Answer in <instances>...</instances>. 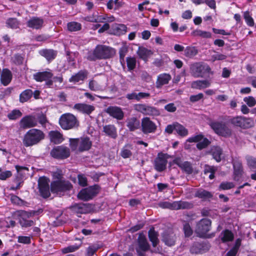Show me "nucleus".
Returning <instances> with one entry per match:
<instances>
[{
    "label": "nucleus",
    "instance_id": "nucleus-1",
    "mask_svg": "<svg viewBox=\"0 0 256 256\" xmlns=\"http://www.w3.org/2000/svg\"><path fill=\"white\" fill-rule=\"evenodd\" d=\"M116 54L114 49L105 46L98 45L92 52L88 53V59L90 60H96L98 59L109 58Z\"/></svg>",
    "mask_w": 256,
    "mask_h": 256
},
{
    "label": "nucleus",
    "instance_id": "nucleus-2",
    "mask_svg": "<svg viewBox=\"0 0 256 256\" xmlns=\"http://www.w3.org/2000/svg\"><path fill=\"white\" fill-rule=\"evenodd\" d=\"M44 138V134L42 131L36 128H32L24 135L22 142L26 147L32 146L38 144Z\"/></svg>",
    "mask_w": 256,
    "mask_h": 256
},
{
    "label": "nucleus",
    "instance_id": "nucleus-3",
    "mask_svg": "<svg viewBox=\"0 0 256 256\" xmlns=\"http://www.w3.org/2000/svg\"><path fill=\"white\" fill-rule=\"evenodd\" d=\"M190 68L191 75L196 78L213 74L210 66L204 62H194L190 64Z\"/></svg>",
    "mask_w": 256,
    "mask_h": 256
},
{
    "label": "nucleus",
    "instance_id": "nucleus-4",
    "mask_svg": "<svg viewBox=\"0 0 256 256\" xmlns=\"http://www.w3.org/2000/svg\"><path fill=\"white\" fill-rule=\"evenodd\" d=\"M59 124L64 130H70L78 126V120L75 116L70 113L62 114L59 119Z\"/></svg>",
    "mask_w": 256,
    "mask_h": 256
},
{
    "label": "nucleus",
    "instance_id": "nucleus-5",
    "mask_svg": "<svg viewBox=\"0 0 256 256\" xmlns=\"http://www.w3.org/2000/svg\"><path fill=\"white\" fill-rule=\"evenodd\" d=\"M228 122L234 126L244 129L249 128L254 126V121L252 118L242 116H236L231 118Z\"/></svg>",
    "mask_w": 256,
    "mask_h": 256
},
{
    "label": "nucleus",
    "instance_id": "nucleus-6",
    "mask_svg": "<svg viewBox=\"0 0 256 256\" xmlns=\"http://www.w3.org/2000/svg\"><path fill=\"white\" fill-rule=\"evenodd\" d=\"M160 207L164 208H169L172 210L180 209H190L192 208V204L185 201H175L173 202H164L159 204Z\"/></svg>",
    "mask_w": 256,
    "mask_h": 256
},
{
    "label": "nucleus",
    "instance_id": "nucleus-7",
    "mask_svg": "<svg viewBox=\"0 0 256 256\" xmlns=\"http://www.w3.org/2000/svg\"><path fill=\"white\" fill-rule=\"evenodd\" d=\"M35 212H26L24 210H18L17 212V214L19 216V222L22 227L28 228L34 225V222L28 218L33 216L35 214Z\"/></svg>",
    "mask_w": 256,
    "mask_h": 256
},
{
    "label": "nucleus",
    "instance_id": "nucleus-8",
    "mask_svg": "<svg viewBox=\"0 0 256 256\" xmlns=\"http://www.w3.org/2000/svg\"><path fill=\"white\" fill-rule=\"evenodd\" d=\"M210 126L216 134L222 136L228 137L232 134L231 129L224 123L213 122Z\"/></svg>",
    "mask_w": 256,
    "mask_h": 256
},
{
    "label": "nucleus",
    "instance_id": "nucleus-9",
    "mask_svg": "<svg viewBox=\"0 0 256 256\" xmlns=\"http://www.w3.org/2000/svg\"><path fill=\"white\" fill-rule=\"evenodd\" d=\"M98 190L99 186L97 185L90 186L80 190L78 196L80 200H88L98 194Z\"/></svg>",
    "mask_w": 256,
    "mask_h": 256
},
{
    "label": "nucleus",
    "instance_id": "nucleus-10",
    "mask_svg": "<svg viewBox=\"0 0 256 256\" xmlns=\"http://www.w3.org/2000/svg\"><path fill=\"white\" fill-rule=\"evenodd\" d=\"M210 220L208 218H202L198 222L196 228V232L199 236L204 237L210 230Z\"/></svg>",
    "mask_w": 256,
    "mask_h": 256
},
{
    "label": "nucleus",
    "instance_id": "nucleus-11",
    "mask_svg": "<svg viewBox=\"0 0 256 256\" xmlns=\"http://www.w3.org/2000/svg\"><path fill=\"white\" fill-rule=\"evenodd\" d=\"M50 154L56 158L64 159L70 156V150L64 146H57L51 150Z\"/></svg>",
    "mask_w": 256,
    "mask_h": 256
},
{
    "label": "nucleus",
    "instance_id": "nucleus-12",
    "mask_svg": "<svg viewBox=\"0 0 256 256\" xmlns=\"http://www.w3.org/2000/svg\"><path fill=\"white\" fill-rule=\"evenodd\" d=\"M72 187V185L68 181L56 180L52 182L50 190L52 192L58 193L69 190Z\"/></svg>",
    "mask_w": 256,
    "mask_h": 256
},
{
    "label": "nucleus",
    "instance_id": "nucleus-13",
    "mask_svg": "<svg viewBox=\"0 0 256 256\" xmlns=\"http://www.w3.org/2000/svg\"><path fill=\"white\" fill-rule=\"evenodd\" d=\"M186 142H197L196 147L198 150L206 148L210 144L209 140L204 137L202 134L196 135L189 138Z\"/></svg>",
    "mask_w": 256,
    "mask_h": 256
},
{
    "label": "nucleus",
    "instance_id": "nucleus-14",
    "mask_svg": "<svg viewBox=\"0 0 256 256\" xmlns=\"http://www.w3.org/2000/svg\"><path fill=\"white\" fill-rule=\"evenodd\" d=\"M49 179L46 177H40L38 180L40 192L44 198H47L50 196Z\"/></svg>",
    "mask_w": 256,
    "mask_h": 256
},
{
    "label": "nucleus",
    "instance_id": "nucleus-15",
    "mask_svg": "<svg viewBox=\"0 0 256 256\" xmlns=\"http://www.w3.org/2000/svg\"><path fill=\"white\" fill-rule=\"evenodd\" d=\"M138 242V247L136 248V252L139 256H144V252L148 251L150 248L146 236L142 234H140Z\"/></svg>",
    "mask_w": 256,
    "mask_h": 256
},
{
    "label": "nucleus",
    "instance_id": "nucleus-16",
    "mask_svg": "<svg viewBox=\"0 0 256 256\" xmlns=\"http://www.w3.org/2000/svg\"><path fill=\"white\" fill-rule=\"evenodd\" d=\"M168 158V154L159 153L156 158L154 162L155 169L158 172H162L165 170Z\"/></svg>",
    "mask_w": 256,
    "mask_h": 256
},
{
    "label": "nucleus",
    "instance_id": "nucleus-17",
    "mask_svg": "<svg viewBox=\"0 0 256 256\" xmlns=\"http://www.w3.org/2000/svg\"><path fill=\"white\" fill-rule=\"evenodd\" d=\"M142 128L144 134H150L154 132L157 126L150 118L145 117L142 119Z\"/></svg>",
    "mask_w": 256,
    "mask_h": 256
},
{
    "label": "nucleus",
    "instance_id": "nucleus-18",
    "mask_svg": "<svg viewBox=\"0 0 256 256\" xmlns=\"http://www.w3.org/2000/svg\"><path fill=\"white\" fill-rule=\"evenodd\" d=\"M37 124V118L32 115L24 116L20 122V127L24 129L34 127L36 126Z\"/></svg>",
    "mask_w": 256,
    "mask_h": 256
},
{
    "label": "nucleus",
    "instance_id": "nucleus-19",
    "mask_svg": "<svg viewBox=\"0 0 256 256\" xmlns=\"http://www.w3.org/2000/svg\"><path fill=\"white\" fill-rule=\"evenodd\" d=\"M106 112L110 116L118 120H122L124 116V114L122 108L118 106H109L106 108Z\"/></svg>",
    "mask_w": 256,
    "mask_h": 256
},
{
    "label": "nucleus",
    "instance_id": "nucleus-20",
    "mask_svg": "<svg viewBox=\"0 0 256 256\" xmlns=\"http://www.w3.org/2000/svg\"><path fill=\"white\" fill-rule=\"evenodd\" d=\"M73 108L83 114H90L95 110V107L84 103H78L74 105Z\"/></svg>",
    "mask_w": 256,
    "mask_h": 256
},
{
    "label": "nucleus",
    "instance_id": "nucleus-21",
    "mask_svg": "<svg viewBox=\"0 0 256 256\" xmlns=\"http://www.w3.org/2000/svg\"><path fill=\"white\" fill-rule=\"evenodd\" d=\"M172 76L169 74L162 73L158 76L156 82V87L160 88L163 86L167 84L171 80Z\"/></svg>",
    "mask_w": 256,
    "mask_h": 256
},
{
    "label": "nucleus",
    "instance_id": "nucleus-22",
    "mask_svg": "<svg viewBox=\"0 0 256 256\" xmlns=\"http://www.w3.org/2000/svg\"><path fill=\"white\" fill-rule=\"evenodd\" d=\"M176 237L175 234L172 232H164L162 235V241L170 246L175 244Z\"/></svg>",
    "mask_w": 256,
    "mask_h": 256
},
{
    "label": "nucleus",
    "instance_id": "nucleus-23",
    "mask_svg": "<svg viewBox=\"0 0 256 256\" xmlns=\"http://www.w3.org/2000/svg\"><path fill=\"white\" fill-rule=\"evenodd\" d=\"M232 164L234 170V180L238 181L239 180V178L242 175L243 172L242 164L240 160H233Z\"/></svg>",
    "mask_w": 256,
    "mask_h": 256
},
{
    "label": "nucleus",
    "instance_id": "nucleus-24",
    "mask_svg": "<svg viewBox=\"0 0 256 256\" xmlns=\"http://www.w3.org/2000/svg\"><path fill=\"white\" fill-rule=\"evenodd\" d=\"M88 72L86 70H81L77 74L72 76L69 79V82L74 84L84 81L87 78Z\"/></svg>",
    "mask_w": 256,
    "mask_h": 256
},
{
    "label": "nucleus",
    "instance_id": "nucleus-25",
    "mask_svg": "<svg viewBox=\"0 0 256 256\" xmlns=\"http://www.w3.org/2000/svg\"><path fill=\"white\" fill-rule=\"evenodd\" d=\"M43 24V19L38 17H32L28 21L27 26L33 29L38 30L42 28Z\"/></svg>",
    "mask_w": 256,
    "mask_h": 256
},
{
    "label": "nucleus",
    "instance_id": "nucleus-26",
    "mask_svg": "<svg viewBox=\"0 0 256 256\" xmlns=\"http://www.w3.org/2000/svg\"><path fill=\"white\" fill-rule=\"evenodd\" d=\"M175 163L186 174H191L192 172L193 168L190 162L177 158L175 160Z\"/></svg>",
    "mask_w": 256,
    "mask_h": 256
},
{
    "label": "nucleus",
    "instance_id": "nucleus-27",
    "mask_svg": "<svg viewBox=\"0 0 256 256\" xmlns=\"http://www.w3.org/2000/svg\"><path fill=\"white\" fill-rule=\"evenodd\" d=\"M210 85L211 81L210 80H196L192 82L191 87L194 89L202 90L210 87Z\"/></svg>",
    "mask_w": 256,
    "mask_h": 256
},
{
    "label": "nucleus",
    "instance_id": "nucleus-28",
    "mask_svg": "<svg viewBox=\"0 0 256 256\" xmlns=\"http://www.w3.org/2000/svg\"><path fill=\"white\" fill-rule=\"evenodd\" d=\"M71 209L77 214H86L90 211V206L87 204H76L72 206Z\"/></svg>",
    "mask_w": 256,
    "mask_h": 256
},
{
    "label": "nucleus",
    "instance_id": "nucleus-29",
    "mask_svg": "<svg viewBox=\"0 0 256 256\" xmlns=\"http://www.w3.org/2000/svg\"><path fill=\"white\" fill-rule=\"evenodd\" d=\"M52 74L50 72H38L33 75L34 78L38 82L46 81L50 79Z\"/></svg>",
    "mask_w": 256,
    "mask_h": 256
},
{
    "label": "nucleus",
    "instance_id": "nucleus-30",
    "mask_svg": "<svg viewBox=\"0 0 256 256\" xmlns=\"http://www.w3.org/2000/svg\"><path fill=\"white\" fill-rule=\"evenodd\" d=\"M0 81L2 84L4 86H8L11 82L12 79V74L11 72L7 69L4 68L1 71Z\"/></svg>",
    "mask_w": 256,
    "mask_h": 256
},
{
    "label": "nucleus",
    "instance_id": "nucleus-31",
    "mask_svg": "<svg viewBox=\"0 0 256 256\" xmlns=\"http://www.w3.org/2000/svg\"><path fill=\"white\" fill-rule=\"evenodd\" d=\"M92 146V142L88 138H82L79 141L78 150L83 152L88 150Z\"/></svg>",
    "mask_w": 256,
    "mask_h": 256
},
{
    "label": "nucleus",
    "instance_id": "nucleus-32",
    "mask_svg": "<svg viewBox=\"0 0 256 256\" xmlns=\"http://www.w3.org/2000/svg\"><path fill=\"white\" fill-rule=\"evenodd\" d=\"M50 141L54 144H60L63 140L62 134L56 130H52L49 132Z\"/></svg>",
    "mask_w": 256,
    "mask_h": 256
},
{
    "label": "nucleus",
    "instance_id": "nucleus-33",
    "mask_svg": "<svg viewBox=\"0 0 256 256\" xmlns=\"http://www.w3.org/2000/svg\"><path fill=\"white\" fill-rule=\"evenodd\" d=\"M137 54L140 58L146 61L152 54V52L144 47H139L137 51Z\"/></svg>",
    "mask_w": 256,
    "mask_h": 256
},
{
    "label": "nucleus",
    "instance_id": "nucleus-34",
    "mask_svg": "<svg viewBox=\"0 0 256 256\" xmlns=\"http://www.w3.org/2000/svg\"><path fill=\"white\" fill-rule=\"evenodd\" d=\"M40 54L41 56L44 57L48 62L54 60L57 54L56 51L53 50L47 49L41 50L40 52Z\"/></svg>",
    "mask_w": 256,
    "mask_h": 256
},
{
    "label": "nucleus",
    "instance_id": "nucleus-35",
    "mask_svg": "<svg viewBox=\"0 0 256 256\" xmlns=\"http://www.w3.org/2000/svg\"><path fill=\"white\" fill-rule=\"evenodd\" d=\"M211 153L213 158L217 162H220L222 160V149L218 146H214L211 149Z\"/></svg>",
    "mask_w": 256,
    "mask_h": 256
},
{
    "label": "nucleus",
    "instance_id": "nucleus-36",
    "mask_svg": "<svg viewBox=\"0 0 256 256\" xmlns=\"http://www.w3.org/2000/svg\"><path fill=\"white\" fill-rule=\"evenodd\" d=\"M234 234L228 230L222 232L220 236V238L222 242H231L234 240Z\"/></svg>",
    "mask_w": 256,
    "mask_h": 256
},
{
    "label": "nucleus",
    "instance_id": "nucleus-37",
    "mask_svg": "<svg viewBox=\"0 0 256 256\" xmlns=\"http://www.w3.org/2000/svg\"><path fill=\"white\" fill-rule=\"evenodd\" d=\"M126 122V126L130 131L138 129L140 124V121L134 117L128 119Z\"/></svg>",
    "mask_w": 256,
    "mask_h": 256
},
{
    "label": "nucleus",
    "instance_id": "nucleus-38",
    "mask_svg": "<svg viewBox=\"0 0 256 256\" xmlns=\"http://www.w3.org/2000/svg\"><path fill=\"white\" fill-rule=\"evenodd\" d=\"M104 132L108 136L115 138L117 136L116 129L114 125H107L104 127Z\"/></svg>",
    "mask_w": 256,
    "mask_h": 256
},
{
    "label": "nucleus",
    "instance_id": "nucleus-39",
    "mask_svg": "<svg viewBox=\"0 0 256 256\" xmlns=\"http://www.w3.org/2000/svg\"><path fill=\"white\" fill-rule=\"evenodd\" d=\"M33 92L30 89H27L23 91L20 94V102L24 103L28 102L32 97Z\"/></svg>",
    "mask_w": 256,
    "mask_h": 256
},
{
    "label": "nucleus",
    "instance_id": "nucleus-40",
    "mask_svg": "<svg viewBox=\"0 0 256 256\" xmlns=\"http://www.w3.org/2000/svg\"><path fill=\"white\" fill-rule=\"evenodd\" d=\"M205 246L199 242L194 243L190 248V252L192 254L202 253L206 251Z\"/></svg>",
    "mask_w": 256,
    "mask_h": 256
},
{
    "label": "nucleus",
    "instance_id": "nucleus-41",
    "mask_svg": "<svg viewBox=\"0 0 256 256\" xmlns=\"http://www.w3.org/2000/svg\"><path fill=\"white\" fill-rule=\"evenodd\" d=\"M88 88L92 91L102 92L104 88L96 80L92 79L89 81Z\"/></svg>",
    "mask_w": 256,
    "mask_h": 256
},
{
    "label": "nucleus",
    "instance_id": "nucleus-42",
    "mask_svg": "<svg viewBox=\"0 0 256 256\" xmlns=\"http://www.w3.org/2000/svg\"><path fill=\"white\" fill-rule=\"evenodd\" d=\"M196 197L203 199L207 200L212 196V194L206 190L200 189L196 192L194 194Z\"/></svg>",
    "mask_w": 256,
    "mask_h": 256
},
{
    "label": "nucleus",
    "instance_id": "nucleus-43",
    "mask_svg": "<svg viewBox=\"0 0 256 256\" xmlns=\"http://www.w3.org/2000/svg\"><path fill=\"white\" fill-rule=\"evenodd\" d=\"M148 238L152 242L153 246H156L159 242V240L158 239V234L154 229H150L148 231Z\"/></svg>",
    "mask_w": 256,
    "mask_h": 256
},
{
    "label": "nucleus",
    "instance_id": "nucleus-44",
    "mask_svg": "<svg viewBox=\"0 0 256 256\" xmlns=\"http://www.w3.org/2000/svg\"><path fill=\"white\" fill-rule=\"evenodd\" d=\"M132 148V146L130 144H126L124 146L121 150V156L124 158H128L131 156L132 155V152H131Z\"/></svg>",
    "mask_w": 256,
    "mask_h": 256
},
{
    "label": "nucleus",
    "instance_id": "nucleus-45",
    "mask_svg": "<svg viewBox=\"0 0 256 256\" xmlns=\"http://www.w3.org/2000/svg\"><path fill=\"white\" fill-rule=\"evenodd\" d=\"M198 51L197 49L194 46H187L184 49V54L186 56L192 58L197 54Z\"/></svg>",
    "mask_w": 256,
    "mask_h": 256
},
{
    "label": "nucleus",
    "instance_id": "nucleus-46",
    "mask_svg": "<svg viewBox=\"0 0 256 256\" xmlns=\"http://www.w3.org/2000/svg\"><path fill=\"white\" fill-rule=\"evenodd\" d=\"M67 28L68 31L76 32L81 30L82 25L80 23L76 22H71L67 24Z\"/></svg>",
    "mask_w": 256,
    "mask_h": 256
},
{
    "label": "nucleus",
    "instance_id": "nucleus-47",
    "mask_svg": "<svg viewBox=\"0 0 256 256\" xmlns=\"http://www.w3.org/2000/svg\"><path fill=\"white\" fill-rule=\"evenodd\" d=\"M175 130L178 135L182 136H186L188 134V130L183 126L176 122Z\"/></svg>",
    "mask_w": 256,
    "mask_h": 256
},
{
    "label": "nucleus",
    "instance_id": "nucleus-48",
    "mask_svg": "<svg viewBox=\"0 0 256 256\" xmlns=\"http://www.w3.org/2000/svg\"><path fill=\"white\" fill-rule=\"evenodd\" d=\"M127 27L124 24H117L114 28V31L116 35H122L126 32Z\"/></svg>",
    "mask_w": 256,
    "mask_h": 256
},
{
    "label": "nucleus",
    "instance_id": "nucleus-49",
    "mask_svg": "<svg viewBox=\"0 0 256 256\" xmlns=\"http://www.w3.org/2000/svg\"><path fill=\"white\" fill-rule=\"evenodd\" d=\"M192 34L194 36H200L202 38H210L212 36L210 32L202 31L200 30H194Z\"/></svg>",
    "mask_w": 256,
    "mask_h": 256
},
{
    "label": "nucleus",
    "instance_id": "nucleus-50",
    "mask_svg": "<svg viewBox=\"0 0 256 256\" xmlns=\"http://www.w3.org/2000/svg\"><path fill=\"white\" fill-rule=\"evenodd\" d=\"M99 248L100 246L97 244L90 246L86 250V256H92Z\"/></svg>",
    "mask_w": 256,
    "mask_h": 256
},
{
    "label": "nucleus",
    "instance_id": "nucleus-51",
    "mask_svg": "<svg viewBox=\"0 0 256 256\" xmlns=\"http://www.w3.org/2000/svg\"><path fill=\"white\" fill-rule=\"evenodd\" d=\"M148 106L146 104H136L134 106V108L136 110L146 115Z\"/></svg>",
    "mask_w": 256,
    "mask_h": 256
},
{
    "label": "nucleus",
    "instance_id": "nucleus-52",
    "mask_svg": "<svg viewBox=\"0 0 256 256\" xmlns=\"http://www.w3.org/2000/svg\"><path fill=\"white\" fill-rule=\"evenodd\" d=\"M8 26L12 28L16 29L18 28L20 22L16 18H10L6 22Z\"/></svg>",
    "mask_w": 256,
    "mask_h": 256
},
{
    "label": "nucleus",
    "instance_id": "nucleus-53",
    "mask_svg": "<svg viewBox=\"0 0 256 256\" xmlns=\"http://www.w3.org/2000/svg\"><path fill=\"white\" fill-rule=\"evenodd\" d=\"M22 116V113L18 110H14L8 114V118L11 120H14Z\"/></svg>",
    "mask_w": 256,
    "mask_h": 256
},
{
    "label": "nucleus",
    "instance_id": "nucleus-54",
    "mask_svg": "<svg viewBox=\"0 0 256 256\" xmlns=\"http://www.w3.org/2000/svg\"><path fill=\"white\" fill-rule=\"evenodd\" d=\"M160 112L157 108L150 105L148 106L147 110L146 115L151 116H158L160 115Z\"/></svg>",
    "mask_w": 256,
    "mask_h": 256
},
{
    "label": "nucleus",
    "instance_id": "nucleus-55",
    "mask_svg": "<svg viewBox=\"0 0 256 256\" xmlns=\"http://www.w3.org/2000/svg\"><path fill=\"white\" fill-rule=\"evenodd\" d=\"M234 187V184L232 182H222L219 189L220 190H228Z\"/></svg>",
    "mask_w": 256,
    "mask_h": 256
},
{
    "label": "nucleus",
    "instance_id": "nucleus-56",
    "mask_svg": "<svg viewBox=\"0 0 256 256\" xmlns=\"http://www.w3.org/2000/svg\"><path fill=\"white\" fill-rule=\"evenodd\" d=\"M244 17L246 24L248 26H254V20L250 14V12L248 11H246L244 12Z\"/></svg>",
    "mask_w": 256,
    "mask_h": 256
},
{
    "label": "nucleus",
    "instance_id": "nucleus-57",
    "mask_svg": "<svg viewBox=\"0 0 256 256\" xmlns=\"http://www.w3.org/2000/svg\"><path fill=\"white\" fill-rule=\"evenodd\" d=\"M128 68L130 70H134L136 65V59L133 57H128L126 58Z\"/></svg>",
    "mask_w": 256,
    "mask_h": 256
},
{
    "label": "nucleus",
    "instance_id": "nucleus-58",
    "mask_svg": "<svg viewBox=\"0 0 256 256\" xmlns=\"http://www.w3.org/2000/svg\"><path fill=\"white\" fill-rule=\"evenodd\" d=\"M246 160L248 166L251 168H256V158L251 156H246Z\"/></svg>",
    "mask_w": 256,
    "mask_h": 256
},
{
    "label": "nucleus",
    "instance_id": "nucleus-59",
    "mask_svg": "<svg viewBox=\"0 0 256 256\" xmlns=\"http://www.w3.org/2000/svg\"><path fill=\"white\" fill-rule=\"evenodd\" d=\"M244 101L250 107L254 106L256 104V99L252 96H248L245 97L244 98Z\"/></svg>",
    "mask_w": 256,
    "mask_h": 256
},
{
    "label": "nucleus",
    "instance_id": "nucleus-60",
    "mask_svg": "<svg viewBox=\"0 0 256 256\" xmlns=\"http://www.w3.org/2000/svg\"><path fill=\"white\" fill-rule=\"evenodd\" d=\"M80 246L77 245L69 246L62 249V251L64 254L74 252L79 248Z\"/></svg>",
    "mask_w": 256,
    "mask_h": 256
},
{
    "label": "nucleus",
    "instance_id": "nucleus-61",
    "mask_svg": "<svg viewBox=\"0 0 256 256\" xmlns=\"http://www.w3.org/2000/svg\"><path fill=\"white\" fill-rule=\"evenodd\" d=\"M226 58V56L218 52H216L214 54L211 56V60L212 62L216 60H224Z\"/></svg>",
    "mask_w": 256,
    "mask_h": 256
},
{
    "label": "nucleus",
    "instance_id": "nucleus-62",
    "mask_svg": "<svg viewBox=\"0 0 256 256\" xmlns=\"http://www.w3.org/2000/svg\"><path fill=\"white\" fill-rule=\"evenodd\" d=\"M128 52V48L126 46L121 47L119 50L120 58L122 62L124 61V57Z\"/></svg>",
    "mask_w": 256,
    "mask_h": 256
},
{
    "label": "nucleus",
    "instance_id": "nucleus-63",
    "mask_svg": "<svg viewBox=\"0 0 256 256\" xmlns=\"http://www.w3.org/2000/svg\"><path fill=\"white\" fill-rule=\"evenodd\" d=\"M184 230L186 236H190L192 234V230L188 223L184 224Z\"/></svg>",
    "mask_w": 256,
    "mask_h": 256
},
{
    "label": "nucleus",
    "instance_id": "nucleus-64",
    "mask_svg": "<svg viewBox=\"0 0 256 256\" xmlns=\"http://www.w3.org/2000/svg\"><path fill=\"white\" fill-rule=\"evenodd\" d=\"M79 141L80 140L78 139H70V146L72 150H75L76 149L77 146L79 148Z\"/></svg>",
    "mask_w": 256,
    "mask_h": 256
}]
</instances>
